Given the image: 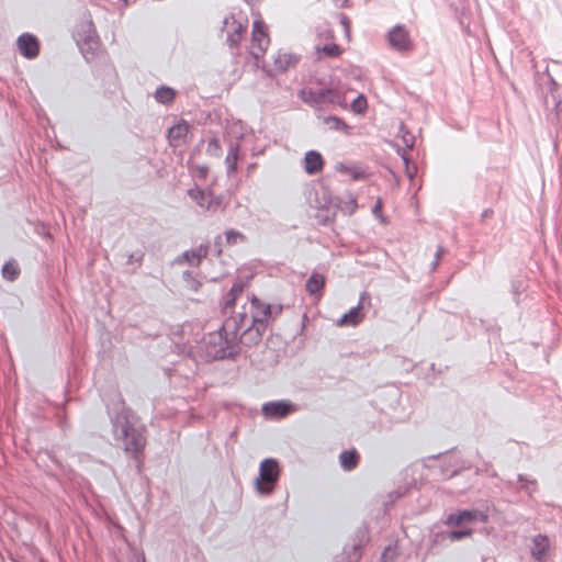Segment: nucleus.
I'll list each match as a JSON object with an SVG mask.
<instances>
[{"label": "nucleus", "mask_w": 562, "mask_h": 562, "mask_svg": "<svg viewBox=\"0 0 562 562\" xmlns=\"http://www.w3.org/2000/svg\"><path fill=\"white\" fill-rule=\"evenodd\" d=\"M487 515L477 509H459L446 516L441 526H434L429 535L432 549L447 548L454 542L471 538L476 524H485Z\"/></svg>", "instance_id": "f03ea898"}, {"label": "nucleus", "mask_w": 562, "mask_h": 562, "mask_svg": "<svg viewBox=\"0 0 562 562\" xmlns=\"http://www.w3.org/2000/svg\"><path fill=\"white\" fill-rule=\"evenodd\" d=\"M358 537L359 540L357 542L345 546L341 555L337 558V562H359L362 555L363 540L367 537L366 531L359 530Z\"/></svg>", "instance_id": "9b49d317"}, {"label": "nucleus", "mask_w": 562, "mask_h": 562, "mask_svg": "<svg viewBox=\"0 0 562 562\" xmlns=\"http://www.w3.org/2000/svg\"><path fill=\"white\" fill-rule=\"evenodd\" d=\"M367 99L363 94H359L352 102L351 109L355 113H362L367 109Z\"/></svg>", "instance_id": "f704fd0d"}, {"label": "nucleus", "mask_w": 562, "mask_h": 562, "mask_svg": "<svg viewBox=\"0 0 562 562\" xmlns=\"http://www.w3.org/2000/svg\"><path fill=\"white\" fill-rule=\"evenodd\" d=\"M517 480L520 483L517 490L526 492L529 496H532L537 491L538 484L535 479L528 477L525 474H518Z\"/></svg>", "instance_id": "cd10ccee"}, {"label": "nucleus", "mask_w": 562, "mask_h": 562, "mask_svg": "<svg viewBox=\"0 0 562 562\" xmlns=\"http://www.w3.org/2000/svg\"><path fill=\"white\" fill-rule=\"evenodd\" d=\"M190 125L184 120H181L177 124L172 125L168 130L169 144L173 147L180 146L186 143V137L189 133Z\"/></svg>", "instance_id": "4468645a"}, {"label": "nucleus", "mask_w": 562, "mask_h": 562, "mask_svg": "<svg viewBox=\"0 0 562 562\" xmlns=\"http://www.w3.org/2000/svg\"><path fill=\"white\" fill-rule=\"evenodd\" d=\"M195 256V251L194 250H186L184 252H182V255L179 257L178 261L180 259H184L187 261H189L190 263L194 265L193 263V260H195L194 258Z\"/></svg>", "instance_id": "a18cd8bd"}, {"label": "nucleus", "mask_w": 562, "mask_h": 562, "mask_svg": "<svg viewBox=\"0 0 562 562\" xmlns=\"http://www.w3.org/2000/svg\"><path fill=\"white\" fill-rule=\"evenodd\" d=\"M223 195H213L211 193L207 204L205 205V210L216 212L217 210H223Z\"/></svg>", "instance_id": "2f4dec72"}, {"label": "nucleus", "mask_w": 562, "mask_h": 562, "mask_svg": "<svg viewBox=\"0 0 562 562\" xmlns=\"http://www.w3.org/2000/svg\"><path fill=\"white\" fill-rule=\"evenodd\" d=\"M237 339L239 337L234 336L226 319L217 330L204 334L200 340H195L194 346H189L187 355L204 362L235 359L238 355Z\"/></svg>", "instance_id": "20e7f679"}, {"label": "nucleus", "mask_w": 562, "mask_h": 562, "mask_svg": "<svg viewBox=\"0 0 562 562\" xmlns=\"http://www.w3.org/2000/svg\"><path fill=\"white\" fill-rule=\"evenodd\" d=\"M336 217V212H330V210H322L316 214V218L319 225L329 226L334 223Z\"/></svg>", "instance_id": "7c9ffc66"}, {"label": "nucleus", "mask_w": 562, "mask_h": 562, "mask_svg": "<svg viewBox=\"0 0 562 562\" xmlns=\"http://www.w3.org/2000/svg\"><path fill=\"white\" fill-rule=\"evenodd\" d=\"M442 252H443L442 247H438V249H437V251H436V254H435L434 262L431 263V268H432V270H435V269H436V267L438 266V263H439V260H440V257H441Z\"/></svg>", "instance_id": "8fccbe9b"}, {"label": "nucleus", "mask_w": 562, "mask_h": 562, "mask_svg": "<svg viewBox=\"0 0 562 562\" xmlns=\"http://www.w3.org/2000/svg\"><path fill=\"white\" fill-rule=\"evenodd\" d=\"M331 93V89L321 88V89H310L307 94L308 99H305V102H312L314 104H325V99L328 94Z\"/></svg>", "instance_id": "bb28decb"}, {"label": "nucleus", "mask_w": 562, "mask_h": 562, "mask_svg": "<svg viewBox=\"0 0 562 562\" xmlns=\"http://www.w3.org/2000/svg\"><path fill=\"white\" fill-rule=\"evenodd\" d=\"M188 195L201 207L205 209V205L209 202L211 192L205 191L203 189H190L188 191Z\"/></svg>", "instance_id": "c85d7f7f"}, {"label": "nucleus", "mask_w": 562, "mask_h": 562, "mask_svg": "<svg viewBox=\"0 0 562 562\" xmlns=\"http://www.w3.org/2000/svg\"><path fill=\"white\" fill-rule=\"evenodd\" d=\"M176 98V91L167 86H160L155 92V99L161 104H169Z\"/></svg>", "instance_id": "393cba45"}, {"label": "nucleus", "mask_w": 562, "mask_h": 562, "mask_svg": "<svg viewBox=\"0 0 562 562\" xmlns=\"http://www.w3.org/2000/svg\"><path fill=\"white\" fill-rule=\"evenodd\" d=\"M238 297L231 294L229 292L224 297V310L231 308L235 305V302Z\"/></svg>", "instance_id": "37998d69"}, {"label": "nucleus", "mask_w": 562, "mask_h": 562, "mask_svg": "<svg viewBox=\"0 0 562 562\" xmlns=\"http://www.w3.org/2000/svg\"><path fill=\"white\" fill-rule=\"evenodd\" d=\"M198 170H199L200 176L205 178L207 175L209 168L206 166H199Z\"/></svg>", "instance_id": "5fc2aeb1"}, {"label": "nucleus", "mask_w": 562, "mask_h": 562, "mask_svg": "<svg viewBox=\"0 0 562 562\" xmlns=\"http://www.w3.org/2000/svg\"><path fill=\"white\" fill-rule=\"evenodd\" d=\"M402 139H403V143L405 144V146H406L407 148H409V149H411V148H413V146H414V140H415V137H414V135H413V134H411V133H408V132H407V133H405V134L402 136Z\"/></svg>", "instance_id": "c03bdc74"}, {"label": "nucleus", "mask_w": 562, "mask_h": 562, "mask_svg": "<svg viewBox=\"0 0 562 562\" xmlns=\"http://www.w3.org/2000/svg\"><path fill=\"white\" fill-rule=\"evenodd\" d=\"M387 42L393 50L401 54L409 53L413 49V42L404 25L397 24L387 33Z\"/></svg>", "instance_id": "0eeeda50"}, {"label": "nucleus", "mask_w": 562, "mask_h": 562, "mask_svg": "<svg viewBox=\"0 0 562 562\" xmlns=\"http://www.w3.org/2000/svg\"><path fill=\"white\" fill-rule=\"evenodd\" d=\"M513 292L515 295H518V293H519V290H518V288H516L515 284H513Z\"/></svg>", "instance_id": "4d7b16f0"}, {"label": "nucleus", "mask_w": 562, "mask_h": 562, "mask_svg": "<svg viewBox=\"0 0 562 562\" xmlns=\"http://www.w3.org/2000/svg\"><path fill=\"white\" fill-rule=\"evenodd\" d=\"M245 31L243 24L237 22L235 19H232V31L227 32L226 42L229 47H237L240 40L241 33Z\"/></svg>", "instance_id": "5701e85b"}, {"label": "nucleus", "mask_w": 562, "mask_h": 562, "mask_svg": "<svg viewBox=\"0 0 562 562\" xmlns=\"http://www.w3.org/2000/svg\"><path fill=\"white\" fill-rule=\"evenodd\" d=\"M303 164L304 171L307 175L313 176L323 171L325 161L321 153L316 150H308L304 155Z\"/></svg>", "instance_id": "ddd939ff"}, {"label": "nucleus", "mask_w": 562, "mask_h": 562, "mask_svg": "<svg viewBox=\"0 0 562 562\" xmlns=\"http://www.w3.org/2000/svg\"><path fill=\"white\" fill-rule=\"evenodd\" d=\"M549 549L547 536L537 535L532 539L531 554L536 560H541Z\"/></svg>", "instance_id": "412c9836"}, {"label": "nucleus", "mask_w": 562, "mask_h": 562, "mask_svg": "<svg viewBox=\"0 0 562 562\" xmlns=\"http://www.w3.org/2000/svg\"><path fill=\"white\" fill-rule=\"evenodd\" d=\"M381 210H382V201L379 199L374 206L372 207V213L375 217H379L381 218L382 221H384V218L381 216Z\"/></svg>", "instance_id": "49530a36"}, {"label": "nucleus", "mask_w": 562, "mask_h": 562, "mask_svg": "<svg viewBox=\"0 0 562 562\" xmlns=\"http://www.w3.org/2000/svg\"><path fill=\"white\" fill-rule=\"evenodd\" d=\"M280 465L277 459L266 458L260 462L259 475L255 481L256 490L261 495H270L279 481Z\"/></svg>", "instance_id": "39448f33"}, {"label": "nucleus", "mask_w": 562, "mask_h": 562, "mask_svg": "<svg viewBox=\"0 0 562 562\" xmlns=\"http://www.w3.org/2000/svg\"><path fill=\"white\" fill-rule=\"evenodd\" d=\"M364 295H366V293H362L358 305L351 307L347 313H345L339 318V321L337 322V324L339 326H356L362 321L363 313H362L361 304H362V300L364 299Z\"/></svg>", "instance_id": "2eb2a0df"}, {"label": "nucleus", "mask_w": 562, "mask_h": 562, "mask_svg": "<svg viewBox=\"0 0 562 562\" xmlns=\"http://www.w3.org/2000/svg\"><path fill=\"white\" fill-rule=\"evenodd\" d=\"M338 196H334L327 188L316 191V204L322 210H336Z\"/></svg>", "instance_id": "a211bd4d"}, {"label": "nucleus", "mask_w": 562, "mask_h": 562, "mask_svg": "<svg viewBox=\"0 0 562 562\" xmlns=\"http://www.w3.org/2000/svg\"><path fill=\"white\" fill-rule=\"evenodd\" d=\"M386 552H387V549L384 550V552L382 553V559H385L386 558Z\"/></svg>", "instance_id": "13d9d810"}, {"label": "nucleus", "mask_w": 562, "mask_h": 562, "mask_svg": "<svg viewBox=\"0 0 562 562\" xmlns=\"http://www.w3.org/2000/svg\"><path fill=\"white\" fill-rule=\"evenodd\" d=\"M296 411L297 405L286 400L267 402L261 407L262 415L271 420L282 419Z\"/></svg>", "instance_id": "423d86ee"}, {"label": "nucleus", "mask_w": 562, "mask_h": 562, "mask_svg": "<svg viewBox=\"0 0 562 562\" xmlns=\"http://www.w3.org/2000/svg\"><path fill=\"white\" fill-rule=\"evenodd\" d=\"M337 169L342 171V172H345V173H351V176H352V178L355 180H358V179H360L362 177V172L357 171V170H351L350 167H348V166H346L344 164H339Z\"/></svg>", "instance_id": "ea45409f"}, {"label": "nucleus", "mask_w": 562, "mask_h": 562, "mask_svg": "<svg viewBox=\"0 0 562 562\" xmlns=\"http://www.w3.org/2000/svg\"><path fill=\"white\" fill-rule=\"evenodd\" d=\"M470 469H472L471 462L457 456L446 458L440 465V472L446 479H452Z\"/></svg>", "instance_id": "6e6552de"}, {"label": "nucleus", "mask_w": 562, "mask_h": 562, "mask_svg": "<svg viewBox=\"0 0 562 562\" xmlns=\"http://www.w3.org/2000/svg\"><path fill=\"white\" fill-rule=\"evenodd\" d=\"M270 308H271V322H272L282 314L283 305L282 304H276V305L270 304Z\"/></svg>", "instance_id": "79ce46f5"}, {"label": "nucleus", "mask_w": 562, "mask_h": 562, "mask_svg": "<svg viewBox=\"0 0 562 562\" xmlns=\"http://www.w3.org/2000/svg\"><path fill=\"white\" fill-rule=\"evenodd\" d=\"M195 251V265L198 266L200 261L207 256V247L200 246Z\"/></svg>", "instance_id": "a19ab883"}, {"label": "nucleus", "mask_w": 562, "mask_h": 562, "mask_svg": "<svg viewBox=\"0 0 562 562\" xmlns=\"http://www.w3.org/2000/svg\"><path fill=\"white\" fill-rule=\"evenodd\" d=\"M323 122L325 125L328 126L329 130H333V131L344 132V131L348 130L347 123L344 120H341L340 117L335 116V115L325 116L323 119Z\"/></svg>", "instance_id": "c756f323"}, {"label": "nucleus", "mask_w": 562, "mask_h": 562, "mask_svg": "<svg viewBox=\"0 0 562 562\" xmlns=\"http://www.w3.org/2000/svg\"><path fill=\"white\" fill-rule=\"evenodd\" d=\"M106 412L114 439L122 443L126 454L139 461L146 446L145 427L136 426L137 417L120 393H115L106 403Z\"/></svg>", "instance_id": "f257e3e1"}, {"label": "nucleus", "mask_w": 562, "mask_h": 562, "mask_svg": "<svg viewBox=\"0 0 562 562\" xmlns=\"http://www.w3.org/2000/svg\"><path fill=\"white\" fill-rule=\"evenodd\" d=\"M1 272L3 279L13 282L19 278L21 270L19 263L14 259H11L3 265Z\"/></svg>", "instance_id": "b1692460"}, {"label": "nucleus", "mask_w": 562, "mask_h": 562, "mask_svg": "<svg viewBox=\"0 0 562 562\" xmlns=\"http://www.w3.org/2000/svg\"><path fill=\"white\" fill-rule=\"evenodd\" d=\"M493 210L492 209H484L481 213V220L485 221L493 216Z\"/></svg>", "instance_id": "3c124183"}, {"label": "nucleus", "mask_w": 562, "mask_h": 562, "mask_svg": "<svg viewBox=\"0 0 562 562\" xmlns=\"http://www.w3.org/2000/svg\"><path fill=\"white\" fill-rule=\"evenodd\" d=\"M360 456L356 449L344 450L339 454L340 467L345 471H352L359 463Z\"/></svg>", "instance_id": "6ab92c4d"}, {"label": "nucleus", "mask_w": 562, "mask_h": 562, "mask_svg": "<svg viewBox=\"0 0 562 562\" xmlns=\"http://www.w3.org/2000/svg\"><path fill=\"white\" fill-rule=\"evenodd\" d=\"M245 286L246 283L243 280H237L232 285L229 293L238 297L244 292Z\"/></svg>", "instance_id": "4c0bfd02"}, {"label": "nucleus", "mask_w": 562, "mask_h": 562, "mask_svg": "<svg viewBox=\"0 0 562 562\" xmlns=\"http://www.w3.org/2000/svg\"><path fill=\"white\" fill-rule=\"evenodd\" d=\"M299 60L300 56L279 50L273 55V68L270 70V75L284 74L290 68H294Z\"/></svg>", "instance_id": "9d476101"}, {"label": "nucleus", "mask_w": 562, "mask_h": 562, "mask_svg": "<svg viewBox=\"0 0 562 562\" xmlns=\"http://www.w3.org/2000/svg\"><path fill=\"white\" fill-rule=\"evenodd\" d=\"M182 278L184 281L189 282V281H193L195 283L194 285V290H198V285L200 284L198 281H195V279L193 278V273L189 270H186L183 271L182 273Z\"/></svg>", "instance_id": "de8ad7c7"}, {"label": "nucleus", "mask_w": 562, "mask_h": 562, "mask_svg": "<svg viewBox=\"0 0 562 562\" xmlns=\"http://www.w3.org/2000/svg\"><path fill=\"white\" fill-rule=\"evenodd\" d=\"M546 106L548 110V121L557 126L562 127V99L555 93H551L550 97L546 98Z\"/></svg>", "instance_id": "f8f14e48"}, {"label": "nucleus", "mask_w": 562, "mask_h": 562, "mask_svg": "<svg viewBox=\"0 0 562 562\" xmlns=\"http://www.w3.org/2000/svg\"><path fill=\"white\" fill-rule=\"evenodd\" d=\"M238 154H239V144L235 143V142H231L228 150H227V155L225 158L226 173L228 177L232 176L237 170Z\"/></svg>", "instance_id": "aec40b11"}, {"label": "nucleus", "mask_w": 562, "mask_h": 562, "mask_svg": "<svg viewBox=\"0 0 562 562\" xmlns=\"http://www.w3.org/2000/svg\"><path fill=\"white\" fill-rule=\"evenodd\" d=\"M270 322V304L254 294L250 299V313L243 311L227 318L228 328H232L234 336L239 337V342L249 348L261 342Z\"/></svg>", "instance_id": "7ed1b4c3"}, {"label": "nucleus", "mask_w": 562, "mask_h": 562, "mask_svg": "<svg viewBox=\"0 0 562 562\" xmlns=\"http://www.w3.org/2000/svg\"><path fill=\"white\" fill-rule=\"evenodd\" d=\"M325 285V277L318 272H313L306 281L305 289L308 294L317 295Z\"/></svg>", "instance_id": "4be33fe9"}, {"label": "nucleus", "mask_w": 562, "mask_h": 562, "mask_svg": "<svg viewBox=\"0 0 562 562\" xmlns=\"http://www.w3.org/2000/svg\"><path fill=\"white\" fill-rule=\"evenodd\" d=\"M340 101H341L340 92L335 89H331V93L328 94L327 98L325 99V104L326 103L339 104Z\"/></svg>", "instance_id": "58836bf2"}, {"label": "nucleus", "mask_w": 562, "mask_h": 562, "mask_svg": "<svg viewBox=\"0 0 562 562\" xmlns=\"http://www.w3.org/2000/svg\"><path fill=\"white\" fill-rule=\"evenodd\" d=\"M402 159H403V161H404V165H405V168H406V173H407V176H408L411 179H413V177H414V172H412V171H411V169H409V158L406 156V154H405V153H403V154H402Z\"/></svg>", "instance_id": "09e8293b"}, {"label": "nucleus", "mask_w": 562, "mask_h": 562, "mask_svg": "<svg viewBox=\"0 0 562 562\" xmlns=\"http://www.w3.org/2000/svg\"><path fill=\"white\" fill-rule=\"evenodd\" d=\"M221 244H222V237L217 236L214 240V245L217 247V251H216L217 255L222 254Z\"/></svg>", "instance_id": "603ef678"}, {"label": "nucleus", "mask_w": 562, "mask_h": 562, "mask_svg": "<svg viewBox=\"0 0 562 562\" xmlns=\"http://www.w3.org/2000/svg\"><path fill=\"white\" fill-rule=\"evenodd\" d=\"M232 19H235L234 15H229V16H226L224 18L223 20V29H226L228 25H232Z\"/></svg>", "instance_id": "864d4df0"}, {"label": "nucleus", "mask_w": 562, "mask_h": 562, "mask_svg": "<svg viewBox=\"0 0 562 562\" xmlns=\"http://www.w3.org/2000/svg\"><path fill=\"white\" fill-rule=\"evenodd\" d=\"M252 42L257 45L261 53H265L268 44L269 36L267 33V26L262 21H255L252 27Z\"/></svg>", "instance_id": "dca6fc26"}, {"label": "nucleus", "mask_w": 562, "mask_h": 562, "mask_svg": "<svg viewBox=\"0 0 562 562\" xmlns=\"http://www.w3.org/2000/svg\"><path fill=\"white\" fill-rule=\"evenodd\" d=\"M16 44L20 54L27 59H34L40 55V41L31 33L21 34Z\"/></svg>", "instance_id": "1a4fd4ad"}, {"label": "nucleus", "mask_w": 562, "mask_h": 562, "mask_svg": "<svg viewBox=\"0 0 562 562\" xmlns=\"http://www.w3.org/2000/svg\"><path fill=\"white\" fill-rule=\"evenodd\" d=\"M358 209V203L355 196L349 195L348 200L344 201L338 198L336 203V210H339L345 215H352Z\"/></svg>", "instance_id": "a878e982"}, {"label": "nucleus", "mask_w": 562, "mask_h": 562, "mask_svg": "<svg viewBox=\"0 0 562 562\" xmlns=\"http://www.w3.org/2000/svg\"><path fill=\"white\" fill-rule=\"evenodd\" d=\"M144 257L145 252L143 250L138 249L133 251L127 256L126 265L137 263V266H140L143 263Z\"/></svg>", "instance_id": "c9c22d12"}, {"label": "nucleus", "mask_w": 562, "mask_h": 562, "mask_svg": "<svg viewBox=\"0 0 562 562\" xmlns=\"http://www.w3.org/2000/svg\"><path fill=\"white\" fill-rule=\"evenodd\" d=\"M83 58L90 63L98 55L100 43L98 37L87 36L79 45Z\"/></svg>", "instance_id": "f3484780"}, {"label": "nucleus", "mask_w": 562, "mask_h": 562, "mask_svg": "<svg viewBox=\"0 0 562 562\" xmlns=\"http://www.w3.org/2000/svg\"><path fill=\"white\" fill-rule=\"evenodd\" d=\"M319 50L327 57H338L342 52L341 47L335 43L326 44Z\"/></svg>", "instance_id": "72a5a7b5"}, {"label": "nucleus", "mask_w": 562, "mask_h": 562, "mask_svg": "<svg viewBox=\"0 0 562 562\" xmlns=\"http://www.w3.org/2000/svg\"><path fill=\"white\" fill-rule=\"evenodd\" d=\"M221 150L222 149L218 139L215 137L211 138L207 143L206 153L210 156H220Z\"/></svg>", "instance_id": "e433bc0d"}, {"label": "nucleus", "mask_w": 562, "mask_h": 562, "mask_svg": "<svg viewBox=\"0 0 562 562\" xmlns=\"http://www.w3.org/2000/svg\"><path fill=\"white\" fill-rule=\"evenodd\" d=\"M226 243L228 245H236L238 240L245 241L246 237L243 233L235 231V229H228L225 232Z\"/></svg>", "instance_id": "473e14b6"}, {"label": "nucleus", "mask_w": 562, "mask_h": 562, "mask_svg": "<svg viewBox=\"0 0 562 562\" xmlns=\"http://www.w3.org/2000/svg\"><path fill=\"white\" fill-rule=\"evenodd\" d=\"M445 453H438V454H434V456H430L428 457L427 459H439L440 457H442Z\"/></svg>", "instance_id": "6e6d98bb"}]
</instances>
